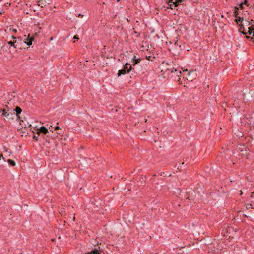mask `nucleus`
<instances>
[{
	"mask_svg": "<svg viewBox=\"0 0 254 254\" xmlns=\"http://www.w3.org/2000/svg\"><path fill=\"white\" fill-rule=\"evenodd\" d=\"M46 3V1L44 0H37V5L41 7H45Z\"/></svg>",
	"mask_w": 254,
	"mask_h": 254,
	"instance_id": "obj_11",
	"label": "nucleus"
},
{
	"mask_svg": "<svg viewBox=\"0 0 254 254\" xmlns=\"http://www.w3.org/2000/svg\"><path fill=\"white\" fill-rule=\"evenodd\" d=\"M170 65V64L168 63V64H167V66H165V67H164V68H171V67H169L168 66Z\"/></svg>",
	"mask_w": 254,
	"mask_h": 254,
	"instance_id": "obj_30",
	"label": "nucleus"
},
{
	"mask_svg": "<svg viewBox=\"0 0 254 254\" xmlns=\"http://www.w3.org/2000/svg\"><path fill=\"white\" fill-rule=\"evenodd\" d=\"M74 39H77V40H78L79 39V38H78V35H75L73 37Z\"/></svg>",
	"mask_w": 254,
	"mask_h": 254,
	"instance_id": "obj_29",
	"label": "nucleus"
},
{
	"mask_svg": "<svg viewBox=\"0 0 254 254\" xmlns=\"http://www.w3.org/2000/svg\"><path fill=\"white\" fill-rule=\"evenodd\" d=\"M178 5H179V3H176V1H175V2L173 1L171 4H169L170 8L172 9H173V8L172 7V6H174V7H176L178 6Z\"/></svg>",
	"mask_w": 254,
	"mask_h": 254,
	"instance_id": "obj_19",
	"label": "nucleus"
},
{
	"mask_svg": "<svg viewBox=\"0 0 254 254\" xmlns=\"http://www.w3.org/2000/svg\"><path fill=\"white\" fill-rule=\"evenodd\" d=\"M78 17H81V18H82L83 17V14H79L77 16Z\"/></svg>",
	"mask_w": 254,
	"mask_h": 254,
	"instance_id": "obj_32",
	"label": "nucleus"
},
{
	"mask_svg": "<svg viewBox=\"0 0 254 254\" xmlns=\"http://www.w3.org/2000/svg\"><path fill=\"white\" fill-rule=\"evenodd\" d=\"M34 38L33 37L30 36V34L23 40V43L27 44L28 46H30L32 44V42L34 40Z\"/></svg>",
	"mask_w": 254,
	"mask_h": 254,
	"instance_id": "obj_6",
	"label": "nucleus"
},
{
	"mask_svg": "<svg viewBox=\"0 0 254 254\" xmlns=\"http://www.w3.org/2000/svg\"><path fill=\"white\" fill-rule=\"evenodd\" d=\"M5 46H6V45H5V44H4V45L2 46V48H4Z\"/></svg>",
	"mask_w": 254,
	"mask_h": 254,
	"instance_id": "obj_36",
	"label": "nucleus"
},
{
	"mask_svg": "<svg viewBox=\"0 0 254 254\" xmlns=\"http://www.w3.org/2000/svg\"><path fill=\"white\" fill-rule=\"evenodd\" d=\"M6 161H7L10 166H14L16 165V163L13 160L8 159Z\"/></svg>",
	"mask_w": 254,
	"mask_h": 254,
	"instance_id": "obj_16",
	"label": "nucleus"
},
{
	"mask_svg": "<svg viewBox=\"0 0 254 254\" xmlns=\"http://www.w3.org/2000/svg\"><path fill=\"white\" fill-rule=\"evenodd\" d=\"M17 37L14 36V35H12V36H11V38H12L13 40H15L17 39Z\"/></svg>",
	"mask_w": 254,
	"mask_h": 254,
	"instance_id": "obj_28",
	"label": "nucleus"
},
{
	"mask_svg": "<svg viewBox=\"0 0 254 254\" xmlns=\"http://www.w3.org/2000/svg\"><path fill=\"white\" fill-rule=\"evenodd\" d=\"M53 128H54V131L60 129V127L58 125L55 126L54 127H53Z\"/></svg>",
	"mask_w": 254,
	"mask_h": 254,
	"instance_id": "obj_22",
	"label": "nucleus"
},
{
	"mask_svg": "<svg viewBox=\"0 0 254 254\" xmlns=\"http://www.w3.org/2000/svg\"><path fill=\"white\" fill-rule=\"evenodd\" d=\"M240 11H239V9L237 7H235L234 10V16L236 18H238L239 16H241L240 15Z\"/></svg>",
	"mask_w": 254,
	"mask_h": 254,
	"instance_id": "obj_12",
	"label": "nucleus"
},
{
	"mask_svg": "<svg viewBox=\"0 0 254 254\" xmlns=\"http://www.w3.org/2000/svg\"><path fill=\"white\" fill-rule=\"evenodd\" d=\"M253 42H254V39L253 40Z\"/></svg>",
	"mask_w": 254,
	"mask_h": 254,
	"instance_id": "obj_43",
	"label": "nucleus"
},
{
	"mask_svg": "<svg viewBox=\"0 0 254 254\" xmlns=\"http://www.w3.org/2000/svg\"><path fill=\"white\" fill-rule=\"evenodd\" d=\"M58 134H61V132H58L57 133Z\"/></svg>",
	"mask_w": 254,
	"mask_h": 254,
	"instance_id": "obj_39",
	"label": "nucleus"
},
{
	"mask_svg": "<svg viewBox=\"0 0 254 254\" xmlns=\"http://www.w3.org/2000/svg\"><path fill=\"white\" fill-rule=\"evenodd\" d=\"M11 110L13 111V112L15 113V114L16 115L17 118L18 120L21 121L20 117L19 116V115L21 114L22 112V109L21 108L18 106L16 107V108L13 110L11 109Z\"/></svg>",
	"mask_w": 254,
	"mask_h": 254,
	"instance_id": "obj_7",
	"label": "nucleus"
},
{
	"mask_svg": "<svg viewBox=\"0 0 254 254\" xmlns=\"http://www.w3.org/2000/svg\"><path fill=\"white\" fill-rule=\"evenodd\" d=\"M154 254H158L157 253H155Z\"/></svg>",
	"mask_w": 254,
	"mask_h": 254,
	"instance_id": "obj_42",
	"label": "nucleus"
},
{
	"mask_svg": "<svg viewBox=\"0 0 254 254\" xmlns=\"http://www.w3.org/2000/svg\"><path fill=\"white\" fill-rule=\"evenodd\" d=\"M123 68L127 73H129L131 71L135 72L134 68L132 67V65L128 63H126L123 66Z\"/></svg>",
	"mask_w": 254,
	"mask_h": 254,
	"instance_id": "obj_4",
	"label": "nucleus"
},
{
	"mask_svg": "<svg viewBox=\"0 0 254 254\" xmlns=\"http://www.w3.org/2000/svg\"><path fill=\"white\" fill-rule=\"evenodd\" d=\"M246 38H247V39H248V38H250V36H246Z\"/></svg>",
	"mask_w": 254,
	"mask_h": 254,
	"instance_id": "obj_34",
	"label": "nucleus"
},
{
	"mask_svg": "<svg viewBox=\"0 0 254 254\" xmlns=\"http://www.w3.org/2000/svg\"><path fill=\"white\" fill-rule=\"evenodd\" d=\"M15 45L17 48L19 46H22V38L21 37H17L15 40H14Z\"/></svg>",
	"mask_w": 254,
	"mask_h": 254,
	"instance_id": "obj_9",
	"label": "nucleus"
},
{
	"mask_svg": "<svg viewBox=\"0 0 254 254\" xmlns=\"http://www.w3.org/2000/svg\"><path fill=\"white\" fill-rule=\"evenodd\" d=\"M127 73L126 72V71L123 68V69L118 70V73H117V76H118V77H119V76H121L122 75H125Z\"/></svg>",
	"mask_w": 254,
	"mask_h": 254,
	"instance_id": "obj_13",
	"label": "nucleus"
},
{
	"mask_svg": "<svg viewBox=\"0 0 254 254\" xmlns=\"http://www.w3.org/2000/svg\"><path fill=\"white\" fill-rule=\"evenodd\" d=\"M243 3H244V4L247 5V6H249L248 0H244V1Z\"/></svg>",
	"mask_w": 254,
	"mask_h": 254,
	"instance_id": "obj_25",
	"label": "nucleus"
},
{
	"mask_svg": "<svg viewBox=\"0 0 254 254\" xmlns=\"http://www.w3.org/2000/svg\"><path fill=\"white\" fill-rule=\"evenodd\" d=\"M48 130L46 127L44 126H42L40 127L39 129H38V131H37L36 133L39 135L40 133H43L44 134H46L48 133Z\"/></svg>",
	"mask_w": 254,
	"mask_h": 254,
	"instance_id": "obj_8",
	"label": "nucleus"
},
{
	"mask_svg": "<svg viewBox=\"0 0 254 254\" xmlns=\"http://www.w3.org/2000/svg\"><path fill=\"white\" fill-rule=\"evenodd\" d=\"M234 21L238 24H239V23H241V24L242 22L243 21V18L241 17V16H239L238 18H236V19H235Z\"/></svg>",
	"mask_w": 254,
	"mask_h": 254,
	"instance_id": "obj_15",
	"label": "nucleus"
},
{
	"mask_svg": "<svg viewBox=\"0 0 254 254\" xmlns=\"http://www.w3.org/2000/svg\"><path fill=\"white\" fill-rule=\"evenodd\" d=\"M33 139L35 141H38V136H36L35 135H34L33 136Z\"/></svg>",
	"mask_w": 254,
	"mask_h": 254,
	"instance_id": "obj_24",
	"label": "nucleus"
},
{
	"mask_svg": "<svg viewBox=\"0 0 254 254\" xmlns=\"http://www.w3.org/2000/svg\"><path fill=\"white\" fill-rule=\"evenodd\" d=\"M239 31L244 35L248 34L247 29L245 28V24L241 23L240 24Z\"/></svg>",
	"mask_w": 254,
	"mask_h": 254,
	"instance_id": "obj_10",
	"label": "nucleus"
},
{
	"mask_svg": "<svg viewBox=\"0 0 254 254\" xmlns=\"http://www.w3.org/2000/svg\"><path fill=\"white\" fill-rule=\"evenodd\" d=\"M127 20L128 22H129V21H130V20H129L128 18H127Z\"/></svg>",
	"mask_w": 254,
	"mask_h": 254,
	"instance_id": "obj_35",
	"label": "nucleus"
},
{
	"mask_svg": "<svg viewBox=\"0 0 254 254\" xmlns=\"http://www.w3.org/2000/svg\"><path fill=\"white\" fill-rule=\"evenodd\" d=\"M85 254H108V252L100 246H95L90 252Z\"/></svg>",
	"mask_w": 254,
	"mask_h": 254,
	"instance_id": "obj_2",
	"label": "nucleus"
},
{
	"mask_svg": "<svg viewBox=\"0 0 254 254\" xmlns=\"http://www.w3.org/2000/svg\"><path fill=\"white\" fill-rule=\"evenodd\" d=\"M7 44L10 46L13 47L14 48H17L14 40L13 41H9L7 42Z\"/></svg>",
	"mask_w": 254,
	"mask_h": 254,
	"instance_id": "obj_18",
	"label": "nucleus"
},
{
	"mask_svg": "<svg viewBox=\"0 0 254 254\" xmlns=\"http://www.w3.org/2000/svg\"><path fill=\"white\" fill-rule=\"evenodd\" d=\"M241 17L243 18V21L244 22H245V20H249V19L247 17V16L246 15V14L243 13V11H242V16H241Z\"/></svg>",
	"mask_w": 254,
	"mask_h": 254,
	"instance_id": "obj_20",
	"label": "nucleus"
},
{
	"mask_svg": "<svg viewBox=\"0 0 254 254\" xmlns=\"http://www.w3.org/2000/svg\"><path fill=\"white\" fill-rule=\"evenodd\" d=\"M120 0H117V1H119Z\"/></svg>",
	"mask_w": 254,
	"mask_h": 254,
	"instance_id": "obj_41",
	"label": "nucleus"
},
{
	"mask_svg": "<svg viewBox=\"0 0 254 254\" xmlns=\"http://www.w3.org/2000/svg\"><path fill=\"white\" fill-rule=\"evenodd\" d=\"M243 24H245V28L247 29V31H248V28H250V23L249 22V20H245V22L243 23Z\"/></svg>",
	"mask_w": 254,
	"mask_h": 254,
	"instance_id": "obj_17",
	"label": "nucleus"
},
{
	"mask_svg": "<svg viewBox=\"0 0 254 254\" xmlns=\"http://www.w3.org/2000/svg\"><path fill=\"white\" fill-rule=\"evenodd\" d=\"M146 59L149 61H153V59H155V57H152L151 56H146Z\"/></svg>",
	"mask_w": 254,
	"mask_h": 254,
	"instance_id": "obj_21",
	"label": "nucleus"
},
{
	"mask_svg": "<svg viewBox=\"0 0 254 254\" xmlns=\"http://www.w3.org/2000/svg\"><path fill=\"white\" fill-rule=\"evenodd\" d=\"M168 64V63L163 62L161 64L162 70L161 71H163L164 74L168 75V77L172 79V80L179 82L180 81V76L182 72L180 70L172 67L171 68H164V67L167 66Z\"/></svg>",
	"mask_w": 254,
	"mask_h": 254,
	"instance_id": "obj_1",
	"label": "nucleus"
},
{
	"mask_svg": "<svg viewBox=\"0 0 254 254\" xmlns=\"http://www.w3.org/2000/svg\"><path fill=\"white\" fill-rule=\"evenodd\" d=\"M173 1V0H167L166 3L168 4H169L170 3L171 4Z\"/></svg>",
	"mask_w": 254,
	"mask_h": 254,
	"instance_id": "obj_26",
	"label": "nucleus"
},
{
	"mask_svg": "<svg viewBox=\"0 0 254 254\" xmlns=\"http://www.w3.org/2000/svg\"><path fill=\"white\" fill-rule=\"evenodd\" d=\"M137 58H136L135 55H134L133 58H132V61H134L135 59H137Z\"/></svg>",
	"mask_w": 254,
	"mask_h": 254,
	"instance_id": "obj_31",
	"label": "nucleus"
},
{
	"mask_svg": "<svg viewBox=\"0 0 254 254\" xmlns=\"http://www.w3.org/2000/svg\"><path fill=\"white\" fill-rule=\"evenodd\" d=\"M240 15L241 16H242V12H240Z\"/></svg>",
	"mask_w": 254,
	"mask_h": 254,
	"instance_id": "obj_37",
	"label": "nucleus"
},
{
	"mask_svg": "<svg viewBox=\"0 0 254 254\" xmlns=\"http://www.w3.org/2000/svg\"><path fill=\"white\" fill-rule=\"evenodd\" d=\"M176 3H180L182 2V0H175Z\"/></svg>",
	"mask_w": 254,
	"mask_h": 254,
	"instance_id": "obj_27",
	"label": "nucleus"
},
{
	"mask_svg": "<svg viewBox=\"0 0 254 254\" xmlns=\"http://www.w3.org/2000/svg\"><path fill=\"white\" fill-rule=\"evenodd\" d=\"M50 127H53L52 125H50Z\"/></svg>",
	"mask_w": 254,
	"mask_h": 254,
	"instance_id": "obj_40",
	"label": "nucleus"
},
{
	"mask_svg": "<svg viewBox=\"0 0 254 254\" xmlns=\"http://www.w3.org/2000/svg\"><path fill=\"white\" fill-rule=\"evenodd\" d=\"M15 115L14 112H9V110L0 109V116H4L8 120H13Z\"/></svg>",
	"mask_w": 254,
	"mask_h": 254,
	"instance_id": "obj_3",
	"label": "nucleus"
},
{
	"mask_svg": "<svg viewBox=\"0 0 254 254\" xmlns=\"http://www.w3.org/2000/svg\"><path fill=\"white\" fill-rule=\"evenodd\" d=\"M141 61V59L137 58V59H135L134 61H131L132 62V66H134L135 65L139 63Z\"/></svg>",
	"mask_w": 254,
	"mask_h": 254,
	"instance_id": "obj_14",
	"label": "nucleus"
},
{
	"mask_svg": "<svg viewBox=\"0 0 254 254\" xmlns=\"http://www.w3.org/2000/svg\"><path fill=\"white\" fill-rule=\"evenodd\" d=\"M249 22L251 24L250 28H248V33L249 35L253 34V37H254V21L252 19L249 20Z\"/></svg>",
	"mask_w": 254,
	"mask_h": 254,
	"instance_id": "obj_5",
	"label": "nucleus"
},
{
	"mask_svg": "<svg viewBox=\"0 0 254 254\" xmlns=\"http://www.w3.org/2000/svg\"><path fill=\"white\" fill-rule=\"evenodd\" d=\"M175 44H177V45H178V44H177V41H176V42H175Z\"/></svg>",
	"mask_w": 254,
	"mask_h": 254,
	"instance_id": "obj_38",
	"label": "nucleus"
},
{
	"mask_svg": "<svg viewBox=\"0 0 254 254\" xmlns=\"http://www.w3.org/2000/svg\"><path fill=\"white\" fill-rule=\"evenodd\" d=\"M243 5L244 3L241 2L239 5V8H240L241 9L243 10L244 8Z\"/></svg>",
	"mask_w": 254,
	"mask_h": 254,
	"instance_id": "obj_23",
	"label": "nucleus"
},
{
	"mask_svg": "<svg viewBox=\"0 0 254 254\" xmlns=\"http://www.w3.org/2000/svg\"><path fill=\"white\" fill-rule=\"evenodd\" d=\"M12 31H13L14 33H16L17 32V29H12Z\"/></svg>",
	"mask_w": 254,
	"mask_h": 254,
	"instance_id": "obj_33",
	"label": "nucleus"
}]
</instances>
